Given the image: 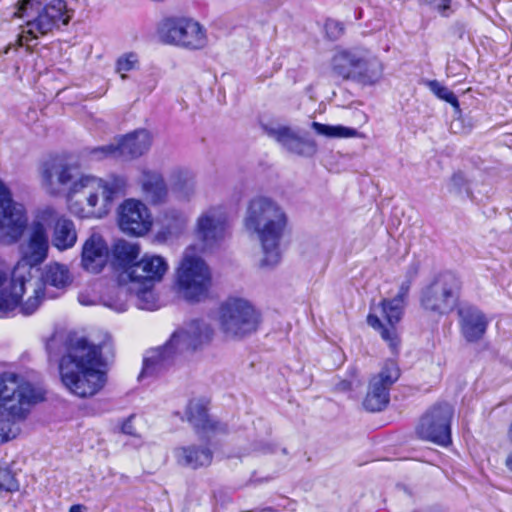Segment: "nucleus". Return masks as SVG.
I'll use <instances>...</instances> for the list:
<instances>
[{"label": "nucleus", "instance_id": "nucleus-1", "mask_svg": "<svg viewBox=\"0 0 512 512\" xmlns=\"http://www.w3.org/2000/svg\"><path fill=\"white\" fill-rule=\"evenodd\" d=\"M40 174L46 192L52 196L65 193L70 211L79 218L105 217L128 187L123 175L111 174L103 179L80 174L76 166L59 157L46 160Z\"/></svg>", "mask_w": 512, "mask_h": 512}, {"label": "nucleus", "instance_id": "nucleus-2", "mask_svg": "<svg viewBox=\"0 0 512 512\" xmlns=\"http://www.w3.org/2000/svg\"><path fill=\"white\" fill-rule=\"evenodd\" d=\"M64 340L65 354L59 363L61 382L75 396L88 398L103 389L107 376L101 370V347L90 344L85 337L75 333H55L46 344L49 353Z\"/></svg>", "mask_w": 512, "mask_h": 512}, {"label": "nucleus", "instance_id": "nucleus-3", "mask_svg": "<svg viewBox=\"0 0 512 512\" xmlns=\"http://www.w3.org/2000/svg\"><path fill=\"white\" fill-rule=\"evenodd\" d=\"M244 225L260 242L263 252L261 266L278 264L281 259L280 244L288 226L285 209L271 197L255 196L248 203Z\"/></svg>", "mask_w": 512, "mask_h": 512}, {"label": "nucleus", "instance_id": "nucleus-4", "mask_svg": "<svg viewBox=\"0 0 512 512\" xmlns=\"http://www.w3.org/2000/svg\"><path fill=\"white\" fill-rule=\"evenodd\" d=\"M13 15L23 21L18 36V44L23 46L66 26L73 11L68 9L64 0H52L47 4L44 0H20Z\"/></svg>", "mask_w": 512, "mask_h": 512}, {"label": "nucleus", "instance_id": "nucleus-5", "mask_svg": "<svg viewBox=\"0 0 512 512\" xmlns=\"http://www.w3.org/2000/svg\"><path fill=\"white\" fill-rule=\"evenodd\" d=\"M212 337L213 329L207 322L191 321L175 331L164 346L147 351L139 378L158 375L172 365L177 354L195 351L210 343Z\"/></svg>", "mask_w": 512, "mask_h": 512}, {"label": "nucleus", "instance_id": "nucleus-6", "mask_svg": "<svg viewBox=\"0 0 512 512\" xmlns=\"http://www.w3.org/2000/svg\"><path fill=\"white\" fill-rule=\"evenodd\" d=\"M168 264L166 260L158 255H145L140 261H137L132 266L128 267L126 271H121L119 274V283L116 295L117 300L105 301V305L117 312H124L127 310V291L122 285L127 282L138 283L141 289L137 292V306L141 309L151 310L154 308V303L149 299H153L151 292L152 286L155 282L160 281L167 272Z\"/></svg>", "mask_w": 512, "mask_h": 512}, {"label": "nucleus", "instance_id": "nucleus-7", "mask_svg": "<svg viewBox=\"0 0 512 512\" xmlns=\"http://www.w3.org/2000/svg\"><path fill=\"white\" fill-rule=\"evenodd\" d=\"M331 71L343 80H351L362 86H372L382 79L384 64L370 49L354 46L340 49L333 55Z\"/></svg>", "mask_w": 512, "mask_h": 512}, {"label": "nucleus", "instance_id": "nucleus-8", "mask_svg": "<svg viewBox=\"0 0 512 512\" xmlns=\"http://www.w3.org/2000/svg\"><path fill=\"white\" fill-rule=\"evenodd\" d=\"M212 287V273L207 263L188 247L175 272L174 290L190 303L206 299Z\"/></svg>", "mask_w": 512, "mask_h": 512}, {"label": "nucleus", "instance_id": "nucleus-9", "mask_svg": "<svg viewBox=\"0 0 512 512\" xmlns=\"http://www.w3.org/2000/svg\"><path fill=\"white\" fill-rule=\"evenodd\" d=\"M217 320L225 338L240 340L257 331L260 314L249 301L228 298L220 305Z\"/></svg>", "mask_w": 512, "mask_h": 512}, {"label": "nucleus", "instance_id": "nucleus-10", "mask_svg": "<svg viewBox=\"0 0 512 512\" xmlns=\"http://www.w3.org/2000/svg\"><path fill=\"white\" fill-rule=\"evenodd\" d=\"M461 281L451 271L437 274L420 294L421 307L430 313L445 315L457 305Z\"/></svg>", "mask_w": 512, "mask_h": 512}, {"label": "nucleus", "instance_id": "nucleus-11", "mask_svg": "<svg viewBox=\"0 0 512 512\" xmlns=\"http://www.w3.org/2000/svg\"><path fill=\"white\" fill-rule=\"evenodd\" d=\"M410 285V281L403 282L398 294L393 299H384L367 316V323L380 333L382 339L388 342L393 350L399 345L395 324L402 317L404 299L410 290Z\"/></svg>", "mask_w": 512, "mask_h": 512}, {"label": "nucleus", "instance_id": "nucleus-12", "mask_svg": "<svg viewBox=\"0 0 512 512\" xmlns=\"http://www.w3.org/2000/svg\"><path fill=\"white\" fill-rule=\"evenodd\" d=\"M27 223L24 205L13 199L10 188L0 179V243L9 245L18 242Z\"/></svg>", "mask_w": 512, "mask_h": 512}, {"label": "nucleus", "instance_id": "nucleus-13", "mask_svg": "<svg viewBox=\"0 0 512 512\" xmlns=\"http://www.w3.org/2000/svg\"><path fill=\"white\" fill-rule=\"evenodd\" d=\"M158 34L167 44H175L191 49H201L206 45V35L200 24L191 18L168 17L161 21Z\"/></svg>", "mask_w": 512, "mask_h": 512}, {"label": "nucleus", "instance_id": "nucleus-14", "mask_svg": "<svg viewBox=\"0 0 512 512\" xmlns=\"http://www.w3.org/2000/svg\"><path fill=\"white\" fill-rule=\"evenodd\" d=\"M453 414V407L448 403L434 405L421 418L416 429L418 436L440 446H447L451 443Z\"/></svg>", "mask_w": 512, "mask_h": 512}, {"label": "nucleus", "instance_id": "nucleus-15", "mask_svg": "<svg viewBox=\"0 0 512 512\" xmlns=\"http://www.w3.org/2000/svg\"><path fill=\"white\" fill-rule=\"evenodd\" d=\"M227 213L222 206H212L197 218L195 236L202 251L216 247L227 235Z\"/></svg>", "mask_w": 512, "mask_h": 512}, {"label": "nucleus", "instance_id": "nucleus-16", "mask_svg": "<svg viewBox=\"0 0 512 512\" xmlns=\"http://www.w3.org/2000/svg\"><path fill=\"white\" fill-rule=\"evenodd\" d=\"M400 369L394 360H387L380 372L372 377L363 405L366 410L377 412L389 403V390L399 379Z\"/></svg>", "mask_w": 512, "mask_h": 512}, {"label": "nucleus", "instance_id": "nucleus-17", "mask_svg": "<svg viewBox=\"0 0 512 512\" xmlns=\"http://www.w3.org/2000/svg\"><path fill=\"white\" fill-rule=\"evenodd\" d=\"M118 221L123 232L135 236L146 234L153 223L148 207L136 199H127L122 203Z\"/></svg>", "mask_w": 512, "mask_h": 512}, {"label": "nucleus", "instance_id": "nucleus-18", "mask_svg": "<svg viewBox=\"0 0 512 512\" xmlns=\"http://www.w3.org/2000/svg\"><path fill=\"white\" fill-rule=\"evenodd\" d=\"M264 132L271 138L275 139L287 151L310 157L317 151L314 140L301 137L296 131L288 126L277 123L262 124Z\"/></svg>", "mask_w": 512, "mask_h": 512}, {"label": "nucleus", "instance_id": "nucleus-19", "mask_svg": "<svg viewBox=\"0 0 512 512\" xmlns=\"http://www.w3.org/2000/svg\"><path fill=\"white\" fill-rule=\"evenodd\" d=\"M45 399V392L28 382H23L18 393L0 404V417L12 420H23L27 416L31 405Z\"/></svg>", "mask_w": 512, "mask_h": 512}, {"label": "nucleus", "instance_id": "nucleus-20", "mask_svg": "<svg viewBox=\"0 0 512 512\" xmlns=\"http://www.w3.org/2000/svg\"><path fill=\"white\" fill-rule=\"evenodd\" d=\"M43 217L45 220H49L53 247L59 251H66L75 246L78 234L72 219L51 207L43 210Z\"/></svg>", "mask_w": 512, "mask_h": 512}, {"label": "nucleus", "instance_id": "nucleus-21", "mask_svg": "<svg viewBox=\"0 0 512 512\" xmlns=\"http://www.w3.org/2000/svg\"><path fill=\"white\" fill-rule=\"evenodd\" d=\"M20 270L21 264L18 263L10 280L6 273L0 270V315L15 309L26 290L28 280Z\"/></svg>", "mask_w": 512, "mask_h": 512}, {"label": "nucleus", "instance_id": "nucleus-22", "mask_svg": "<svg viewBox=\"0 0 512 512\" xmlns=\"http://www.w3.org/2000/svg\"><path fill=\"white\" fill-rule=\"evenodd\" d=\"M186 416L199 435L207 436L210 433H225L228 430L226 424L210 419L204 400H191L186 409Z\"/></svg>", "mask_w": 512, "mask_h": 512}, {"label": "nucleus", "instance_id": "nucleus-23", "mask_svg": "<svg viewBox=\"0 0 512 512\" xmlns=\"http://www.w3.org/2000/svg\"><path fill=\"white\" fill-rule=\"evenodd\" d=\"M458 315L460 331L465 340L470 343L481 340L488 326L485 314L476 307L467 306L459 309Z\"/></svg>", "mask_w": 512, "mask_h": 512}, {"label": "nucleus", "instance_id": "nucleus-24", "mask_svg": "<svg viewBox=\"0 0 512 512\" xmlns=\"http://www.w3.org/2000/svg\"><path fill=\"white\" fill-rule=\"evenodd\" d=\"M108 259V246L102 236L92 234L83 244L81 254L82 267L89 272L99 273Z\"/></svg>", "mask_w": 512, "mask_h": 512}, {"label": "nucleus", "instance_id": "nucleus-25", "mask_svg": "<svg viewBox=\"0 0 512 512\" xmlns=\"http://www.w3.org/2000/svg\"><path fill=\"white\" fill-rule=\"evenodd\" d=\"M48 249L49 238L46 227L42 222L34 221L30 228L24 261L29 266H36L47 258Z\"/></svg>", "mask_w": 512, "mask_h": 512}, {"label": "nucleus", "instance_id": "nucleus-26", "mask_svg": "<svg viewBox=\"0 0 512 512\" xmlns=\"http://www.w3.org/2000/svg\"><path fill=\"white\" fill-rule=\"evenodd\" d=\"M151 137L148 131L138 130L117 141L119 159L129 160L140 157L148 151Z\"/></svg>", "mask_w": 512, "mask_h": 512}, {"label": "nucleus", "instance_id": "nucleus-27", "mask_svg": "<svg viewBox=\"0 0 512 512\" xmlns=\"http://www.w3.org/2000/svg\"><path fill=\"white\" fill-rule=\"evenodd\" d=\"M139 183L145 199L150 203L159 204L166 199L168 188L160 172L143 169Z\"/></svg>", "mask_w": 512, "mask_h": 512}, {"label": "nucleus", "instance_id": "nucleus-28", "mask_svg": "<svg viewBox=\"0 0 512 512\" xmlns=\"http://www.w3.org/2000/svg\"><path fill=\"white\" fill-rule=\"evenodd\" d=\"M174 456L179 465L197 469L209 465L212 462L213 453L209 448L191 445L176 448Z\"/></svg>", "mask_w": 512, "mask_h": 512}, {"label": "nucleus", "instance_id": "nucleus-29", "mask_svg": "<svg viewBox=\"0 0 512 512\" xmlns=\"http://www.w3.org/2000/svg\"><path fill=\"white\" fill-rule=\"evenodd\" d=\"M72 283V276L68 267L60 263H52L45 267L42 274L43 291H48V287H53L60 292H64Z\"/></svg>", "mask_w": 512, "mask_h": 512}, {"label": "nucleus", "instance_id": "nucleus-30", "mask_svg": "<svg viewBox=\"0 0 512 512\" xmlns=\"http://www.w3.org/2000/svg\"><path fill=\"white\" fill-rule=\"evenodd\" d=\"M171 190L179 199L189 200L195 192L194 174L186 169L177 167L170 174Z\"/></svg>", "mask_w": 512, "mask_h": 512}, {"label": "nucleus", "instance_id": "nucleus-31", "mask_svg": "<svg viewBox=\"0 0 512 512\" xmlns=\"http://www.w3.org/2000/svg\"><path fill=\"white\" fill-rule=\"evenodd\" d=\"M139 254V245L125 240L117 241L112 248L114 264L122 271H126L128 267L136 263L135 260Z\"/></svg>", "mask_w": 512, "mask_h": 512}, {"label": "nucleus", "instance_id": "nucleus-32", "mask_svg": "<svg viewBox=\"0 0 512 512\" xmlns=\"http://www.w3.org/2000/svg\"><path fill=\"white\" fill-rule=\"evenodd\" d=\"M187 215L178 209H168L162 219L163 227L169 235L179 234L187 225Z\"/></svg>", "mask_w": 512, "mask_h": 512}, {"label": "nucleus", "instance_id": "nucleus-33", "mask_svg": "<svg viewBox=\"0 0 512 512\" xmlns=\"http://www.w3.org/2000/svg\"><path fill=\"white\" fill-rule=\"evenodd\" d=\"M312 128L319 134L329 138H351L357 135V130L342 125H327L319 122H312Z\"/></svg>", "mask_w": 512, "mask_h": 512}, {"label": "nucleus", "instance_id": "nucleus-34", "mask_svg": "<svg viewBox=\"0 0 512 512\" xmlns=\"http://www.w3.org/2000/svg\"><path fill=\"white\" fill-rule=\"evenodd\" d=\"M22 383L17 374L13 372H4L0 374V404L9 400L19 392Z\"/></svg>", "mask_w": 512, "mask_h": 512}, {"label": "nucleus", "instance_id": "nucleus-35", "mask_svg": "<svg viewBox=\"0 0 512 512\" xmlns=\"http://www.w3.org/2000/svg\"><path fill=\"white\" fill-rule=\"evenodd\" d=\"M427 86L432 93H434L439 99L446 101L451 104L456 113H460V105L456 95L449 90L446 86L442 85L437 80H429Z\"/></svg>", "mask_w": 512, "mask_h": 512}, {"label": "nucleus", "instance_id": "nucleus-36", "mask_svg": "<svg viewBox=\"0 0 512 512\" xmlns=\"http://www.w3.org/2000/svg\"><path fill=\"white\" fill-rule=\"evenodd\" d=\"M45 295H48L49 297L55 296L50 295L48 291H43L41 284H36L33 287V295L30 296L24 303L21 304V313L26 316L33 314L40 306L41 301Z\"/></svg>", "mask_w": 512, "mask_h": 512}, {"label": "nucleus", "instance_id": "nucleus-37", "mask_svg": "<svg viewBox=\"0 0 512 512\" xmlns=\"http://www.w3.org/2000/svg\"><path fill=\"white\" fill-rule=\"evenodd\" d=\"M139 67L138 55L134 52H128L121 55L116 61V72L121 75V79L127 78L126 72L135 70Z\"/></svg>", "mask_w": 512, "mask_h": 512}, {"label": "nucleus", "instance_id": "nucleus-38", "mask_svg": "<svg viewBox=\"0 0 512 512\" xmlns=\"http://www.w3.org/2000/svg\"><path fill=\"white\" fill-rule=\"evenodd\" d=\"M89 155L93 160H103L107 158L119 159L117 143L94 147L89 151Z\"/></svg>", "mask_w": 512, "mask_h": 512}, {"label": "nucleus", "instance_id": "nucleus-39", "mask_svg": "<svg viewBox=\"0 0 512 512\" xmlns=\"http://www.w3.org/2000/svg\"><path fill=\"white\" fill-rule=\"evenodd\" d=\"M8 417H0V444L15 438L19 432L16 422Z\"/></svg>", "mask_w": 512, "mask_h": 512}, {"label": "nucleus", "instance_id": "nucleus-40", "mask_svg": "<svg viewBox=\"0 0 512 512\" xmlns=\"http://www.w3.org/2000/svg\"><path fill=\"white\" fill-rule=\"evenodd\" d=\"M19 489V484L11 470L0 465V492H14Z\"/></svg>", "mask_w": 512, "mask_h": 512}, {"label": "nucleus", "instance_id": "nucleus-41", "mask_svg": "<svg viewBox=\"0 0 512 512\" xmlns=\"http://www.w3.org/2000/svg\"><path fill=\"white\" fill-rule=\"evenodd\" d=\"M425 3L434 4L435 9L443 17H449L452 13L451 0H424Z\"/></svg>", "mask_w": 512, "mask_h": 512}, {"label": "nucleus", "instance_id": "nucleus-42", "mask_svg": "<svg viewBox=\"0 0 512 512\" xmlns=\"http://www.w3.org/2000/svg\"><path fill=\"white\" fill-rule=\"evenodd\" d=\"M133 418L134 416H130L128 419H126V421L122 424V432L127 434V435H131V436H135L136 435V430L133 426Z\"/></svg>", "mask_w": 512, "mask_h": 512}, {"label": "nucleus", "instance_id": "nucleus-43", "mask_svg": "<svg viewBox=\"0 0 512 512\" xmlns=\"http://www.w3.org/2000/svg\"><path fill=\"white\" fill-rule=\"evenodd\" d=\"M78 301L80 304L84 306H91L97 303L95 298L90 297V295L86 292H81L78 295Z\"/></svg>", "mask_w": 512, "mask_h": 512}, {"label": "nucleus", "instance_id": "nucleus-44", "mask_svg": "<svg viewBox=\"0 0 512 512\" xmlns=\"http://www.w3.org/2000/svg\"><path fill=\"white\" fill-rule=\"evenodd\" d=\"M463 180L464 179L461 173H455L452 177V182L456 186H460Z\"/></svg>", "mask_w": 512, "mask_h": 512}, {"label": "nucleus", "instance_id": "nucleus-45", "mask_svg": "<svg viewBox=\"0 0 512 512\" xmlns=\"http://www.w3.org/2000/svg\"><path fill=\"white\" fill-rule=\"evenodd\" d=\"M255 450L267 453L272 451V446L270 444H261L255 448Z\"/></svg>", "mask_w": 512, "mask_h": 512}, {"label": "nucleus", "instance_id": "nucleus-46", "mask_svg": "<svg viewBox=\"0 0 512 512\" xmlns=\"http://www.w3.org/2000/svg\"><path fill=\"white\" fill-rule=\"evenodd\" d=\"M505 465L507 469L512 472V451L507 455Z\"/></svg>", "mask_w": 512, "mask_h": 512}, {"label": "nucleus", "instance_id": "nucleus-47", "mask_svg": "<svg viewBox=\"0 0 512 512\" xmlns=\"http://www.w3.org/2000/svg\"><path fill=\"white\" fill-rule=\"evenodd\" d=\"M69 512H85V507L82 505H72Z\"/></svg>", "mask_w": 512, "mask_h": 512}, {"label": "nucleus", "instance_id": "nucleus-48", "mask_svg": "<svg viewBox=\"0 0 512 512\" xmlns=\"http://www.w3.org/2000/svg\"><path fill=\"white\" fill-rule=\"evenodd\" d=\"M508 437H509V440L512 442V423L510 424V427L508 430Z\"/></svg>", "mask_w": 512, "mask_h": 512}]
</instances>
